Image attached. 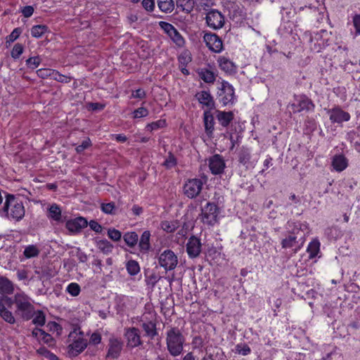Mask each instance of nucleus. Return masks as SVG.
Masks as SVG:
<instances>
[{
	"mask_svg": "<svg viewBox=\"0 0 360 360\" xmlns=\"http://www.w3.org/2000/svg\"><path fill=\"white\" fill-rule=\"evenodd\" d=\"M40 250L35 245H29L25 247L23 255L27 259L36 257L39 255Z\"/></svg>",
	"mask_w": 360,
	"mask_h": 360,
	"instance_id": "72a5a7b5",
	"label": "nucleus"
},
{
	"mask_svg": "<svg viewBox=\"0 0 360 360\" xmlns=\"http://www.w3.org/2000/svg\"><path fill=\"white\" fill-rule=\"evenodd\" d=\"M88 224L89 225L90 229L97 233H101L103 231L101 225L95 220H91Z\"/></svg>",
	"mask_w": 360,
	"mask_h": 360,
	"instance_id": "338daca9",
	"label": "nucleus"
},
{
	"mask_svg": "<svg viewBox=\"0 0 360 360\" xmlns=\"http://www.w3.org/2000/svg\"><path fill=\"white\" fill-rule=\"evenodd\" d=\"M200 78L206 83H213L215 81L214 74L207 69L202 70L200 72Z\"/></svg>",
	"mask_w": 360,
	"mask_h": 360,
	"instance_id": "58836bf2",
	"label": "nucleus"
},
{
	"mask_svg": "<svg viewBox=\"0 0 360 360\" xmlns=\"http://www.w3.org/2000/svg\"><path fill=\"white\" fill-rule=\"evenodd\" d=\"M148 113H149V112L147 108H146L144 107H140V108L136 109L135 110H134L132 112V115H133V117L136 119V118L145 117L148 115Z\"/></svg>",
	"mask_w": 360,
	"mask_h": 360,
	"instance_id": "5fc2aeb1",
	"label": "nucleus"
},
{
	"mask_svg": "<svg viewBox=\"0 0 360 360\" xmlns=\"http://www.w3.org/2000/svg\"><path fill=\"white\" fill-rule=\"evenodd\" d=\"M96 247L103 254L108 255L112 251L113 245L108 240H96Z\"/></svg>",
	"mask_w": 360,
	"mask_h": 360,
	"instance_id": "c85d7f7f",
	"label": "nucleus"
},
{
	"mask_svg": "<svg viewBox=\"0 0 360 360\" xmlns=\"http://www.w3.org/2000/svg\"><path fill=\"white\" fill-rule=\"evenodd\" d=\"M47 217L51 221H53L54 224H60L65 221V217L62 215V211L60 206L56 203L50 205L47 210Z\"/></svg>",
	"mask_w": 360,
	"mask_h": 360,
	"instance_id": "a211bd4d",
	"label": "nucleus"
},
{
	"mask_svg": "<svg viewBox=\"0 0 360 360\" xmlns=\"http://www.w3.org/2000/svg\"><path fill=\"white\" fill-rule=\"evenodd\" d=\"M108 237L113 241H119L122 238V233L114 228H110L108 230Z\"/></svg>",
	"mask_w": 360,
	"mask_h": 360,
	"instance_id": "09e8293b",
	"label": "nucleus"
},
{
	"mask_svg": "<svg viewBox=\"0 0 360 360\" xmlns=\"http://www.w3.org/2000/svg\"><path fill=\"white\" fill-rule=\"evenodd\" d=\"M315 105L313 101L306 95H295L294 102L289 103L288 108L294 114L302 111H314Z\"/></svg>",
	"mask_w": 360,
	"mask_h": 360,
	"instance_id": "7ed1b4c3",
	"label": "nucleus"
},
{
	"mask_svg": "<svg viewBox=\"0 0 360 360\" xmlns=\"http://www.w3.org/2000/svg\"><path fill=\"white\" fill-rule=\"evenodd\" d=\"M236 350L237 353L243 356H246L251 352L250 347L246 344H238L236 346Z\"/></svg>",
	"mask_w": 360,
	"mask_h": 360,
	"instance_id": "864d4df0",
	"label": "nucleus"
},
{
	"mask_svg": "<svg viewBox=\"0 0 360 360\" xmlns=\"http://www.w3.org/2000/svg\"><path fill=\"white\" fill-rule=\"evenodd\" d=\"M216 117L223 127H227L234 118L233 112L217 111Z\"/></svg>",
	"mask_w": 360,
	"mask_h": 360,
	"instance_id": "393cba45",
	"label": "nucleus"
},
{
	"mask_svg": "<svg viewBox=\"0 0 360 360\" xmlns=\"http://www.w3.org/2000/svg\"><path fill=\"white\" fill-rule=\"evenodd\" d=\"M160 27L169 36L172 32L176 30L172 24L160 21L159 22Z\"/></svg>",
	"mask_w": 360,
	"mask_h": 360,
	"instance_id": "052dcab7",
	"label": "nucleus"
},
{
	"mask_svg": "<svg viewBox=\"0 0 360 360\" xmlns=\"http://www.w3.org/2000/svg\"><path fill=\"white\" fill-rule=\"evenodd\" d=\"M349 165L348 159L342 154H336L331 159L333 169L338 172L345 170Z\"/></svg>",
	"mask_w": 360,
	"mask_h": 360,
	"instance_id": "6ab92c4d",
	"label": "nucleus"
},
{
	"mask_svg": "<svg viewBox=\"0 0 360 360\" xmlns=\"http://www.w3.org/2000/svg\"><path fill=\"white\" fill-rule=\"evenodd\" d=\"M14 290L12 282L6 277L0 278V294L11 295Z\"/></svg>",
	"mask_w": 360,
	"mask_h": 360,
	"instance_id": "bb28decb",
	"label": "nucleus"
},
{
	"mask_svg": "<svg viewBox=\"0 0 360 360\" xmlns=\"http://www.w3.org/2000/svg\"><path fill=\"white\" fill-rule=\"evenodd\" d=\"M0 316L5 321L9 323L13 324L15 322V319L13 316L12 312L7 310L6 309L3 310V312L0 314Z\"/></svg>",
	"mask_w": 360,
	"mask_h": 360,
	"instance_id": "13d9d810",
	"label": "nucleus"
},
{
	"mask_svg": "<svg viewBox=\"0 0 360 360\" xmlns=\"http://www.w3.org/2000/svg\"><path fill=\"white\" fill-rule=\"evenodd\" d=\"M209 167L213 174H221L224 172L225 162L220 155L216 154L209 159Z\"/></svg>",
	"mask_w": 360,
	"mask_h": 360,
	"instance_id": "4468645a",
	"label": "nucleus"
},
{
	"mask_svg": "<svg viewBox=\"0 0 360 360\" xmlns=\"http://www.w3.org/2000/svg\"><path fill=\"white\" fill-rule=\"evenodd\" d=\"M203 122L207 135L212 137L214 131V120L212 114L209 110H205L203 113Z\"/></svg>",
	"mask_w": 360,
	"mask_h": 360,
	"instance_id": "4be33fe9",
	"label": "nucleus"
},
{
	"mask_svg": "<svg viewBox=\"0 0 360 360\" xmlns=\"http://www.w3.org/2000/svg\"><path fill=\"white\" fill-rule=\"evenodd\" d=\"M141 5L143 8L148 12H152L155 8L154 0H142Z\"/></svg>",
	"mask_w": 360,
	"mask_h": 360,
	"instance_id": "e2e57ef3",
	"label": "nucleus"
},
{
	"mask_svg": "<svg viewBox=\"0 0 360 360\" xmlns=\"http://www.w3.org/2000/svg\"><path fill=\"white\" fill-rule=\"evenodd\" d=\"M15 303L17 307V310L19 311H26L27 309L33 308L28 297L24 295L17 294L15 296Z\"/></svg>",
	"mask_w": 360,
	"mask_h": 360,
	"instance_id": "b1692460",
	"label": "nucleus"
},
{
	"mask_svg": "<svg viewBox=\"0 0 360 360\" xmlns=\"http://www.w3.org/2000/svg\"><path fill=\"white\" fill-rule=\"evenodd\" d=\"M302 224L300 221H288L287 229L289 230L290 235L297 236L300 234L302 230Z\"/></svg>",
	"mask_w": 360,
	"mask_h": 360,
	"instance_id": "c9c22d12",
	"label": "nucleus"
},
{
	"mask_svg": "<svg viewBox=\"0 0 360 360\" xmlns=\"http://www.w3.org/2000/svg\"><path fill=\"white\" fill-rule=\"evenodd\" d=\"M167 122L165 120H159L148 124L146 128L150 131H154L165 127Z\"/></svg>",
	"mask_w": 360,
	"mask_h": 360,
	"instance_id": "c03bdc74",
	"label": "nucleus"
},
{
	"mask_svg": "<svg viewBox=\"0 0 360 360\" xmlns=\"http://www.w3.org/2000/svg\"><path fill=\"white\" fill-rule=\"evenodd\" d=\"M160 226L162 229L167 233H173L177 228L174 223L168 221H162Z\"/></svg>",
	"mask_w": 360,
	"mask_h": 360,
	"instance_id": "4d7b16f0",
	"label": "nucleus"
},
{
	"mask_svg": "<svg viewBox=\"0 0 360 360\" xmlns=\"http://www.w3.org/2000/svg\"><path fill=\"white\" fill-rule=\"evenodd\" d=\"M177 164V160L172 152L168 153V156L163 162V166L167 169H171L175 167Z\"/></svg>",
	"mask_w": 360,
	"mask_h": 360,
	"instance_id": "37998d69",
	"label": "nucleus"
},
{
	"mask_svg": "<svg viewBox=\"0 0 360 360\" xmlns=\"http://www.w3.org/2000/svg\"><path fill=\"white\" fill-rule=\"evenodd\" d=\"M102 337L100 333L94 332L89 339V344L93 345H98L101 342Z\"/></svg>",
	"mask_w": 360,
	"mask_h": 360,
	"instance_id": "680f3d73",
	"label": "nucleus"
},
{
	"mask_svg": "<svg viewBox=\"0 0 360 360\" xmlns=\"http://www.w3.org/2000/svg\"><path fill=\"white\" fill-rule=\"evenodd\" d=\"M40 340H41L44 344L48 345L49 347L55 345V340L53 338L44 330L41 332Z\"/></svg>",
	"mask_w": 360,
	"mask_h": 360,
	"instance_id": "603ef678",
	"label": "nucleus"
},
{
	"mask_svg": "<svg viewBox=\"0 0 360 360\" xmlns=\"http://www.w3.org/2000/svg\"><path fill=\"white\" fill-rule=\"evenodd\" d=\"M141 328L144 330L145 335L151 340L154 339V338L158 334L156 328V323L153 321H150L143 322L141 324Z\"/></svg>",
	"mask_w": 360,
	"mask_h": 360,
	"instance_id": "a878e982",
	"label": "nucleus"
},
{
	"mask_svg": "<svg viewBox=\"0 0 360 360\" xmlns=\"http://www.w3.org/2000/svg\"><path fill=\"white\" fill-rule=\"evenodd\" d=\"M219 66L226 73L233 74L236 72V65L229 58L225 56H220L218 59Z\"/></svg>",
	"mask_w": 360,
	"mask_h": 360,
	"instance_id": "412c9836",
	"label": "nucleus"
},
{
	"mask_svg": "<svg viewBox=\"0 0 360 360\" xmlns=\"http://www.w3.org/2000/svg\"><path fill=\"white\" fill-rule=\"evenodd\" d=\"M177 8H180L186 13H191L194 7L193 0H176Z\"/></svg>",
	"mask_w": 360,
	"mask_h": 360,
	"instance_id": "c756f323",
	"label": "nucleus"
},
{
	"mask_svg": "<svg viewBox=\"0 0 360 360\" xmlns=\"http://www.w3.org/2000/svg\"><path fill=\"white\" fill-rule=\"evenodd\" d=\"M169 37L179 47H182L184 46L185 40L177 30H175Z\"/></svg>",
	"mask_w": 360,
	"mask_h": 360,
	"instance_id": "ea45409f",
	"label": "nucleus"
},
{
	"mask_svg": "<svg viewBox=\"0 0 360 360\" xmlns=\"http://www.w3.org/2000/svg\"><path fill=\"white\" fill-rule=\"evenodd\" d=\"M250 152L248 148H242L238 152V161L243 165L250 162Z\"/></svg>",
	"mask_w": 360,
	"mask_h": 360,
	"instance_id": "4c0bfd02",
	"label": "nucleus"
},
{
	"mask_svg": "<svg viewBox=\"0 0 360 360\" xmlns=\"http://www.w3.org/2000/svg\"><path fill=\"white\" fill-rule=\"evenodd\" d=\"M159 9L164 13H171L174 8L173 0H158Z\"/></svg>",
	"mask_w": 360,
	"mask_h": 360,
	"instance_id": "7c9ffc66",
	"label": "nucleus"
},
{
	"mask_svg": "<svg viewBox=\"0 0 360 360\" xmlns=\"http://www.w3.org/2000/svg\"><path fill=\"white\" fill-rule=\"evenodd\" d=\"M320 250V243L319 240H313L311 243H309L307 247V252L309 255V258L312 259L317 256Z\"/></svg>",
	"mask_w": 360,
	"mask_h": 360,
	"instance_id": "473e14b6",
	"label": "nucleus"
},
{
	"mask_svg": "<svg viewBox=\"0 0 360 360\" xmlns=\"http://www.w3.org/2000/svg\"><path fill=\"white\" fill-rule=\"evenodd\" d=\"M32 318V323L37 326H43L45 324L46 316L42 311L38 310L34 311Z\"/></svg>",
	"mask_w": 360,
	"mask_h": 360,
	"instance_id": "e433bc0d",
	"label": "nucleus"
},
{
	"mask_svg": "<svg viewBox=\"0 0 360 360\" xmlns=\"http://www.w3.org/2000/svg\"><path fill=\"white\" fill-rule=\"evenodd\" d=\"M191 55L190 51L186 50L184 51L178 58L179 65L186 66L190 62H191Z\"/></svg>",
	"mask_w": 360,
	"mask_h": 360,
	"instance_id": "a19ab883",
	"label": "nucleus"
},
{
	"mask_svg": "<svg viewBox=\"0 0 360 360\" xmlns=\"http://www.w3.org/2000/svg\"><path fill=\"white\" fill-rule=\"evenodd\" d=\"M91 146V141L89 138L84 139L82 143L75 148V150L77 153H82L84 150L89 148Z\"/></svg>",
	"mask_w": 360,
	"mask_h": 360,
	"instance_id": "bf43d9fd",
	"label": "nucleus"
},
{
	"mask_svg": "<svg viewBox=\"0 0 360 360\" xmlns=\"http://www.w3.org/2000/svg\"><path fill=\"white\" fill-rule=\"evenodd\" d=\"M123 240L129 248H134L138 243L139 236L135 231L126 232L123 236Z\"/></svg>",
	"mask_w": 360,
	"mask_h": 360,
	"instance_id": "cd10ccee",
	"label": "nucleus"
},
{
	"mask_svg": "<svg viewBox=\"0 0 360 360\" xmlns=\"http://www.w3.org/2000/svg\"><path fill=\"white\" fill-rule=\"evenodd\" d=\"M25 210L22 202L13 194H7L3 207L0 210V216L16 221H20L25 216Z\"/></svg>",
	"mask_w": 360,
	"mask_h": 360,
	"instance_id": "f257e3e1",
	"label": "nucleus"
},
{
	"mask_svg": "<svg viewBox=\"0 0 360 360\" xmlns=\"http://www.w3.org/2000/svg\"><path fill=\"white\" fill-rule=\"evenodd\" d=\"M124 338L127 341V347L133 349L142 345L140 330L135 327L124 328Z\"/></svg>",
	"mask_w": 360,
	"mask_h": 360,
	"instance_id": "9d476101",
	"label": "nucleus"
},
{
	"mask_svg": "<svg viewBox=\"0 0 360 360\" xmlns=\"http://www.w3.org/2000/svg\"><path fill=\"white\" fill-rule=\"evenodd\" d=\"M79 336L73 340V342L68 346V353L70 357H76L88 346L87 340L83 338L84 333L79 332Z\"/></svg>",
	"mask_w": 360,
	"mask_h": 360,
	"instance_id": "6e6552de",
	"label": "nucleus"
},
{
	"mask_svg": "<svg viewBox=\"0 0 360 360\" xmlns=\"http://www.w3.org/2000/svg\"><path fill=\"white\" fill-rule=\"evenodd\" d=\"M203 41L207 46L213 52L220 53L223 50V42L221 38L215 33H205Z\"/></svg>",
	"mask_w": 360,
	"mask_h": 360,
	"instance_id": "9b49d317",
	"label": "nucleus"
},
{
	"mask_svg": "<svg viewBox=\"0 0 360 360\" xmlns=\"http://www.w3.org/2000/svg\"><path fill=\"white\" fill-rule=\"evenodd\" d=\"M66 291L73 297L79 295L81 288L78 283H71L66 288Z\"/></svg>",
	"mask_w": 360,
	"mask_h": 360,
	"instance_id": "a18cd8bd",
	"label": "nucleus"
},
{
	"mask_svg": "<svg viewBox=\"0 0 360 360\" xmlns=\"http://www.w3.org/2000/svg\"><path fill=\"white\" fill-rule=\"evenodd\" d=\"M202 244L200 240L193 236L186 244V251L190 258H195L199 256L201 252Z\"/></svg>",
	"mask_w": 360,
	"mask_h": 360,
	"instance_id": "2eb2a0df",
	"label": "nucleus"
},
{
	"mask_svg": "<svg viewBox=\"0 0 360 360\" xmlns=\"http://www.w3.org/2000/svg\"><path fill=\"white\" fill-rule=\"evenodd\" d=\"M24 47L21 44L17 43L11 51V56L14 59L18 58L22 53Z\"/></svg>",
	"mask_w": 360,
	"mask_h": 360,
	"instance_id": "3c124183",
	"label": "nucleus"
},
{
	"mask_svg": "<svg viewBox=\"0 0 360 360\" xmlns=\"http://www.w3.org/2000/svg\"><path fill=\"white\" fill-rule=\"evenodd\" d=\"M195 97L200 104L202 105V108H206L209 111L214 108V101L209 91H201L197 92Z\"/></svg>",
	"mask_w": 360,
	"mask_h": 360,
	"instance_id": "dca6fc26",
	"label": "nucleus"
},
{
	"mask_svg": "<svg viewBox=\"0 0 360 360\" xmlns=\"http://www.w3.org/2000/svg\"><path fill=\"white\" fill-rule=\"evenodd\" d=\"M49 32V27L45 25H34L31 28V35L34 38H40Z\"/></svg>",
	"mask_w": 360,
	"mask_h": 360,
	"instance_id": "2f4dec72",
	"label": "nucleus"
},
{
	"mask_svg": "<svg viewBox=\"0 0 360 360\" xmlns=\"http://www.w3.org/2000/svg\"><path fill=\"white\" fill-rule=\"evenodd\" d=\"M41 58L39 56L30 57L26 60V65L32 68H37L41 63Z\"/></svg>",
	"mask_w": 360,
	"mask_h": 360,
	"instance_id": "6e6d98bb",
	"label": "nucleus"
},
{
	"mask_svg": "<svg viewBox=\"0 0 360 360\" xmlns=\"http://www.w3.org/2000/svg\"><path fill=\"white\" fill-rule=\"evenodd\" d=\"M159 279L160 277L156 274L153 273L150 275L146 276V281L147 285L154 286L158 283Z\"/></svg>",
	"mask_w": 360,
	"mask_h": 360,
	"instance_id": "69168bd1",
	"label": "nucleus"
},
{
	"mask_svg": "<svg viewBox=\"0 0 360 360\" xmlns=\"http://www.w3.org/2000/svg\"><path fill=\"white\" fill-rule=\"evenodd\" d=\"M205 20L207 26L214 30L221 29L225 23L224 16L216 9H211L207 13Z\"/></svg>",
	"mask_w": 360,
	"mask_h": 360,
	"instance_id": "1a4fd4ad",
	"label": "nucleus"
},
{
	"mask_svg": "<svg viewBox=\"0 0 360 360\" xmlns=\"http://www.w3.org/2000/svg\"><path fill=\"white\" fill-rule=\"evenodd\" d=\"M297 236L294 235H289L286 238H283L281 241V246L283 249L293 248L295 247V252H296L300 249L303 242L301 245L298 244Z\"/></svg>",
	"mask_w": 360,
	"mask_h": 360,
	"instance_id": "5701e85b",
	"label": "nucleus"
},
{
	"mask_svg": "<svg viewBox=\"0 0 360 360\" xmlns=\"http://www.w3.org/2000/svg\"><path fill=\"white\" fill-rule=\"evenodd\" d=\"M126 269L128 274L131 276H135L140 271V266L138 262L133 259L127 262Z\"/></svg>",
	"mask_w": 360,
	"mask_h": 360,
	"instance_id": "f704fd0d",
	"label": "nucleus"
},
{
	"mask_svg": "<svg viewBox=\"0 0 360 360\" xmlns=\"http://www.w3.org/2000/svg\"><path fill=\"white\" fill-rule=\"evenodd\" d=\"M150 236V232L146 230L143 232L140 239L138 240L139 251L143 254L148 253L151 249Z\"/></svg>",
	"mask_w": 360,
	"mask_h": 360,
	"instance_id": "aec40b11",
	"label": "nucleus"
},
{
	"mask_svg": "<svg viewBox=\"0 0 360 360\" xmlns=\"http://www.w3.org/2000/svg\"><path fill=\"white\" fill-rule=\"evenodd\" d=\"M158 263L166 271H172L177 266L178 258L172 250H165L160 254Z\"/></svg>",
	"mask_w": 360,
	"mask_h": 360,
	"instance_id": "423d86ee",
	"label": "nucleus"
},
{
	"mask_svg": "<svg viewBox=\"0 0 360 360\" xmlns=\"http://www.w3.org/2000/svg\"><path fill=\"white\" fill-rule=\"evenodd\" d=\"M88 225L87 220L82 217H77L74 219H70L66 221V229L72 233H77L81 231V230Z\"/></svg>",
	"mask_w": 360,
	"mask_h": 360,
	"instance_id": "f3484780",
	"label": "nucleus"
},
{
	"mask_svg": "<svg viewBox=\"0 0 360 360\" xmlns=\"http://www.w3.org/2000/svg\"><path fill=\"white\" fill-rule=\"evenodd\" d=\"M219 207L214 202H207L201 210V221L207 226H214L218 222Z\"/></svg>",
	"mask_w": 360,
	"mask_h": 360,
	"instance_id": "20e7f679",
	"label": "nucleus"
},
{
	"mask_svg": "<svg viewBox=\"0 0 360 360\" xmlns=\"http://www.w3.org/2000/svg\"><path fill=\"white\" fill-rule=\"evenodd\" d=\"M353 25L356 30V34H360V14H356L353 17Z\"/></svg>",
	"mask_w": 360,
	"mask_h": 360,
	"instance_id": "774afa93",
	"label": "nucleus"
},
{
	"mask_svg": "<svg viewBox=\"0 0 360 360\" xmlns=\"http://www.w3.org/2000/svg\"><path fill=\"white\" fill-rule=\"evenodd\" d=\"M21 34V30L19 27L15 28L13 32L7 37L8 42H13Z\"/></svg>",
	"mask_w": 360,
	"mask_h": 360,
	"instance_id": "0e129e2a",
	"label": "nucleus"
},
{
	"mask_svg": "<svg viewBox=\"0 0 360 360\" xmlns=\"http://www.w3.org/2000/svg\"><path fill=\"white\" fill-rule=\"evenodd\" d=\"M185 338L178 328L171 327L168 329L166 334L167 349L172 356L182 353Z\"/></svg>",
	"mask_w": 360,
	"mask_h": 360,
	"instance_id": "f03ea898",
	"label": "nucleus"
},
{
	"mask_svg": "<svg viewBox=\"0 0 360 360\" xmlns=\"http://www.w3.org/2000/svg\"><path fill=\"white\" fill-rule=\"evenodd\" d=\"M52 79L61 83H69L72 78L70 77L63 75L55 70Z\"/></svg>",
	"mask_w": 360,
	"mask_h": 360,
	"instance_id": "8fccbe9b",
	"label": "nucleus"
},
{
	"mask_svg": "<svg viewBox=\"0 0 360 360\" xmlns=\"http://www.w3.org/2000/svg\"><path fill=\"white\" fill-rule=\"evenodd\" d=\"M123 348L124 342L119 337L112 335L108 339L105 359H118L121 356Z\"/></svg>",
	"mask_w": 360,
	"mask_h": 360,
	"instance_id": "39448f33",
	"label": "nucleus"
},
{
	"mask_svg": "<svg viewBox=\"0 0 360 360\" xmlns=\"http://www.w3.org/2000/svg\"><path fill=\"white\" fill-rule=\"evenodd\" d=\"M203 182L201 179L194 178L187 180L184 186V194L190 199L195 198L200 193Z\"/></svg>",
	"mask_w": 360,
	"mask_h": 360,
	"instance_id": "0eeeda50",
	"label": "nucleus"
},
{
	"mask_svg": "<svg viewBox=\"0 0 360 360\" xmlns=\"http://www.w3.org/2000/svg\"><path fill=\"white\" fill-rule=\"evenodd\" d=\"M327 114L332 123L341 124L343 122H347L350 120L349 112L344 111L340 107L335 106L331 109L326 110Z\"/></svg>",
	"mask_w": 360,
	"mask_h": 360,
	"instance_id": "f8f14e48",
	"label": "nucleus"
},
{
	"mask_svg": "<svg viewBox=\"0 0 360 360\" xmlns=\"http://www.w3.org/2000/svg\"><path fill=\"white\" fill-rule=\"evenodd\" d=\"M219 101L223 105L233 103L234 89L229 82H223L222 88L219 92Z\"/></svg>",
	"mask_w": 360,
	"mask_h": 360,
	"instance_id": "ddd939ff",
	"label": "nucleus"
},
{
	"mask_svg": "<svg viewBox=\"0 0 360 360\" xmlns=\"http://www.w3.org/2000/svg\"><path fill=\"white\" fill-rule=\"evenodd\" d=\"M101 209L102 212L105 214H115V204L113 202L102 203L101 205Z\"/></svg>",
	"mask_w": 360,
	"mask_h": 360,
	"instance_id": "49530a36",
	"label": "nucleus"
},
{
	"mask_svg": "<svg viewBox=\"0 0 360 360\" xmlns=\"http://www.w3.org/2000/svg\"><path fill=\"white\" fill-rule=\"evenodd\" d=\"M347 139L349 142H353L356 139H360V125L356 128L349 131L347 134Z\"/></svg>",
	"mask_w": 360,
	"mask_h": 360,
	"instance_id": "de8ad7c7",
	"label": "nucleus"
},
{
	"mask_svg": "<svg viewBox=\"0 0 360 360\" xmlns=\"http://www.w3.org/2000/svg\"><path fill=\"white\" fill-rule=\"evenodd\" d=\"M55 70L50 68H41L37 71V75L41 79H53Z\"/></svg>",
	"mask_w": 360,
	"mask_h": 360,
	"instance_id": "79ce46f5",
	"label": "nucleus"
}]
</instances>
